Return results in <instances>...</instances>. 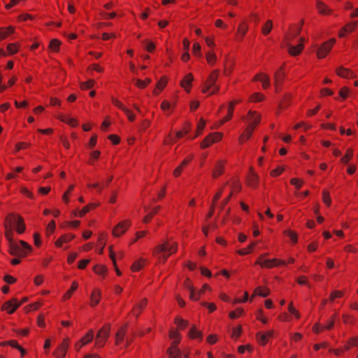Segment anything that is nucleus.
<instances>
[{
    "label": "nucleus",
    "instance_id": "28",
    "mask_svg": "<svg viewBox=\"0 0 358 358\" xmlns=\"http://www.w3.org/2000/svg\"><path fill=\"white\" fill-rule=\"evenodd\" d=\"M145 210L148 213V215L144 217L143 221L145 222H148L152 218L153 215L157 213V210L159 209V206H156L150 210V208L147 206H144Z\"/></svg>",
    "mask_w": 358,
    "mask_h": 358
},
{
    "label": "nucleus",
    "instance_id": "11",
    "mask_svg": "<svg viewBox=\"0 0 358 358\" xmlns=\"http://www.w3.org/2000/svg\"><path fill=\"white\" fill-rule=\"evenodd\" d=\"M259 176L258 175L250 169V173L247 177V184L252 188H256L259 185Z\"/></svg>",
    "mask_w": 358,
    "mask_h": 358
},
{
    "label": "nucleus",
    "instance_id": "35",
    "mask_svg": "<svg viewBox=\"0 0 358 358\" xmlns=\"http://www.w3.org/2000/svg\"><path fill=\"white\" fill-rule=\"evenodd\" d=\"M272 27H273L272 21L270 20H267L262 27L263 34H264V35L268 34L271 32Z\"/></svg>",
    "mask_w": 358,
    "mask_h": 358
},
{
    "label": "nucleus",
    "instance_id": "45",
    "mask_svg": "<svg viewBox=\"0 0 358 358\" xmlns=\"http://www.w3.org/2000/svg\"><path fill=\"white\" fill-rule=\"evenodd\" d=\"M95 83L94 80H88L86 82H83L80 84V87L82 90H88L92 88Z\"/></svg>",
    "mask_w": 358,
    "mask_h": 358
},
{
    "label": "nucleus",
    "instance_id": "58",
    "mask_svg": "<svg viewBox=\"0 0 358 358\" xmlns=\"http://www.w3.org/2000/svg\"><path fill=\"white\" fill-rule=\"evenodd\" d=\"M288 310H289V313H292V315H294L296 318L299 317V313L293 307L292 302H291L289 304Z\"/></svg>",
    "mask_w": 358,
    "mask_h": 358
},
{
    "label": "nucleus",
    "instance_id": "31",
    "mask_svg": "<svg viewBox=\"0 0 358 358\" xmlns=\"http://www.w3.org/2000/svg\"><path fill=\"white\" fill-rule=\"evenodd\" d=\"M184 286L189 291L190 295L189 297L192 300L197 301L198 298H194V287L191 285L190 281L188 278H187L184 282Z\"/></svg>",
    "mask_w": 358,
    "mask_h": 358
},
{
    "label": "nucleus",
    "instance_id": "32",
    "mask_svg": "<svg viewBox=\"0 0 358 358\" xmlns=\"http://www.w3.org/2000/svg\"><path fill=\"white\" fill-rule=\"evenodd\" d=\"M269 289L268 288H262V287H257L254 291V295L257 294L262 297H266L269 294Z\"/></svg>",
    "mask_w": 358,
    "mask_h": 358
},
{
    "label": "nucleus",
    "instance_id": "5",
    "mask_svg": "<svg viewBox=\"0 0 358 358\" xmlns=\"http://www.w3.org/2000/svg\"><path fill=\"white\" fill-rule=\"evenodd\" d=\"M336 43L335 38H331L327 41L324 42L322 44V45L319 48L317 55L318 58H324L331 50L333 45Z\"/></svg>",
    "mask_w": 358,
    "mask_h": 358
},
{
    "label": "nucleus",
    "instance_id": "6",
    "mask_svg": "<svg viewBox=\"0 0 358 358\" xmlns=\"http://www.w3.org/2000/svg\"><path fill=\"white\" fill-rule=\"evenodd\" d=\"M222 134L218 132L209 134L201 143V148H206L211 145L213 143L219 141L222 138Z\"/></svg>",
    "mask_w": 358,
    "mask_h": 358
},
{
    "label": "nucleus",
    "instance_id": "25",
    "mask_svg": "<svg viewBox=\"0 0 358 358\" xmlns=\"http://www.w3.org/2000/svg\"><path fill=\"white\" fill-rule=\"evenodd\" d=\"M15 31V28L12 26L8 27H1L0 28V38L3 40L5 39L8 35L13 34Z\"/></svg>",
    "mask_w": 358,
    "mask_h": 358
},
{
    "label": "nucleus",
    "instance_id": "12",
    "mask_svg": "<svg viewBox=\"0 0 358 358\" xmlns=\"http://www.w3.org/2000/svg\"><path fill=\"white\" fill-rule=\"evenodd\" d=\"M129 226V222L127 220L120 222L113 229V235L115 236H120V235H122L127 231Z\"/></svg>",
    "mask_w": 358,
    "mask_h": 358
},
{
    "label": "nucleus",
    "instance_id": "60",
    "mask_svg": "<svg viewBox=\"0 0 358 358\" xmlns=\"http://www.w3.org/2000/svg\"><path fill=\"white\" fill-rule=\"evenodd\" d=\"M108 138L113 142V144L117 145L119 144L120 139L119 136L115 134H110L108 136Z\"/></svg>",
    "mask_w": 358,
    "mask_h": 358
},
{
    "label": "nucleus",
    "instance_id": "51",
    "mask_svg": "<svg viewBox=\"0 0 358 358\" xmlns=\"http://www.w3.org/2000/svg\"><path fill=\"white\" fill-rule=\"evenodd\" d=\"M201 47L199 43H194L193 44V49H192V52H193V54L194 55H197V56H201Z\"/></svg>",
    "mask_w": 358,
    "mask_h": 358
},
{
    "label": "nucleus",
    "instance_id": "57",
    "mask_svg": "<svg viewBox=\"0 0 358 358\" xmlns=\"http://www.w3.org/2000/svg\"><path fill=\"white\" fill-rule=\"evenodd\" d=\"M348 89L346 87H342L339 91V96L343 99H345L348 96Z\"/></svg>",
    "mask_w": 358,
    "mask_h": 358
},
{
    "label": "nucleus",
    "instance_id": "20",
    "mask_svg": "<svg viewBox=\"0 0 358 358\" xmlns=\"http://www.w3.org/2000/svg\"><path fill=\"white\" fill-rule=\"evenodd\" d=\"M300 40H301V43L299 44H298L297 45H296V46L290 45L289 47V52L291 55L296 56V55H299L301 52V51L303 48V38H301Z\"/></svg>",
    "mask_w": 358,
    "mask_h": 358
},
{
    "label": "nucleus",
    "instance_id": "27",
    "mask_svg": "<svg viewBox=\"0 0 358 358\" xmlns=\"http://www.w3.org/2000/svg\"><path fill=\"white\" fill-rule=\"evenodd\" d=\"M101 299V292L99 290H94L90 296L91 306H94L99 303Z\"/></svg>",
    "mask_w": 358,
    "mask_h": 358
},
{
    "label": "nucleus",
    "instance_id": "38",
    "mask_svg": "<svg viewBox=\"0 0 358 358\" xmlns=\"http://www.w3.org/2000/svg\"><path fill=\"white\" fill-rule=\"evenodd\" d=\"M112 103L114 106H115L117 108L122 110L123 112H127L128 113V108L124 106V105L118 99L115 98L112 99Z\"/></svg>",
    "mask_w": 358,
    "mask_h": 358
},
{
    "label": "nucleus",
    "instance_id": "21",
    "mask_svg": "<svg viewBox=\"0 0 358 358\" xmlns=\"http://www.w3.org/2000/svg\"><path fill=\"white\" fill-rule=\"evenodd\" d=\"M316 8L319 13L322 15H329L331 13V10L321 1H317L316 3Z\"/></svg>",
    "mask_w": 358,
    "mask_h": 358
},
{
    "label": "nucleus",
    "instance_id": "47",
    "mask_svg": "<svg viewBox=\"0 0 358 358\" xmlns=\"http://www.w3.org/2000/svg\"><path fill=\"white\" fill-rule=\"evenodd\" d=\"M106 268L104 266L96 265L94 267V271L99 275H104L106 273Z\"/></svg>",
    "mask_w": 358,
    "mask_h": 358
},
{
    "label": "nucleus",
    "instance_id": "9",
    "mask_svg": "<svg viewBox=\"0 0 358 358\" xmlns=\"http://www.w3.org/2000/svg\"><path fill=\"white\" fill-rule=\"evenodd\" d=\"M69 338H66L64 339L63 342L60 344V345L57 348V350L55 352V355L58 358H64L66 355V351L69 348Z\"/></svg>",
    "mask_w": 358,
    "mask_h": 358
},
{
    "label": "nucleus",
    "instance_id": "1",
    "mask_svg": "<svg viewBox=\"0 0 358 358\" xmlns=\"http://www.w3.org/2000/svg\"><path fill=\"white\" fill-rule=\"evenodd\" d=\"M178 249L177 243L174 242L173 243H170L168 241L164 242L163 244L157 245L153 252L155 255L159 254L160 252H164V254L160 256V258L162 259L163 262L164 263L168 257L173 253H175Z\"/></svg>",
    "mask_w": 358,
    "mask_h": 358
},
{
    "label": "nucleus",
    "instance_id": "50",
    "mask_svg": "<svg viewBox=\"0 0 358 358\" xmlns=\"http://www.w3.org/2000/svg\"><path fill=\"white\" fill-rule=\"evenodd\" d=\"M110 259L113 260V265H114V266H115V271H116L117 274L118 275H121V272H120V271L117 268V264H116V262H115V253L112 251V250H111V247L110 248Z\"/></svg>",
    "mask_w": 358,
    "mask_h": 358
},
{
    "label": "nucleus",
    "instance_id": "26",
    "mask_svg": "<svg viewBox=\"0 0 358 358\" xmlns=\"http://www.w3.org/2000/svg\"><path fill=\"white\" fill-rule=\"evenodd\" d=\"M19 215L10 213L7 215L4 223L5 228H8L9 224H16Z\"/></svg>",
    "mask_w": 358,
    "mask_h": 358
},
{
    "label": "nucleus",
    "instance_id": "39",
    "mask_svg": "<svg viewBox=\"0 0 358 358\" xmlns=\"http://www.w3.org/2000/svg\"><path fill=\"white\" fill-rule=\"evenodd\" d=\"M264 99V96L259 92H255V93L252 94L250 97V101H253V102H260V101H263Z\"/></svg>",
    "mask_w": 358,
    "mask_h": 358
},
{
    "label": "nucleus",
    "instance_id": "19",
    "mask_svg": "<svg viewBox=\"0 0 358 358\" xmlns=\"http://www.w3.org/2000/svg\"><path fill=\"white\" fill-rule=\"evenodd\" d=\"M178 341H174L172 346L168 349L170 358H179L180 357V350L177 347Z\"/></svg>",
    "mask_w": 358,
    "mask_h": 358
},
{
    "label": "nucleus",
    "instance_id": "29",
    "mask_svg": "<svg viewBox=\"0 0 358 358\" xmlns=\"http://www.w3.org/2000/svg\"><path fill=\"white\" fill-rule=\"evenodd\" d=\"M248 31V26L245 22H242L238 27V37L239 40H242Z\"/></svg>",
    "mask_w": 358,
    "mask_h": 358
},
{
    "label": "nucleus",
    "instance_id": "14",
    "mask_svg": "<svg viewBox=\"0 0 358 358\" xmlns=\"http://www.w3.org/2000/svg\"><path fill=\"white\" fill-rule=\"evenodd\" d=\"M336 74L344 78H353L355 77V74L349 69H345L343 66H339L336 70Z\"/></svg>",
    "mask_w": 358,
    "mask_h": 358
},
{
    "label": "nucleus",
    "instance_id": "8",
    "mask_svg": "<svg viewBox=\"0 0 358 358\" xmlns=\"http://www.w3.org/2000/svg\"><path fill=\"white\" fill-rule=\"evenodd\" d=\"M21 306V303H18L16 299L5 302L2 306V309L6 310L8 314H12L15 310Z\"/></svg>",
    "mask_w": 358,
    "mask_h": 358
},
{
    "label": "nucleus",
    "instance_id": "62",
    "mask_svg": "<svg viewBox=\"0 0 358 358\" xmlns=\"http://www.w3.org/2000/svg\"><path fill=\"white\" fill-rule=\"evenodd\" d=\"M20 243L22 246L21 249H22L24 251H25L27 253L28 251H31V247L24 241H20Z\"/></svg>",
    "mask_w": 358,
    "mask_h": 358
},
{
    "label": "nucleus",
    "instance_id": "52",
    "mask_svg": "<svg viewBox=\"0 0 358 358\" xmlns=\"http://www.w3.org/2000/svg\"><path fill=\"white\" fill-rule=\"evenodd\" d=\"M216 59V55L214 53L209 52L206 54V60L208 64H214Z\"/></svg>",
    "mask_w": 358,
    "mask_h": 358
},
{
    "label": "nucleus",
    "instance_id": "43",
    "mask_svg": "<svg viewBox=\"0 0 358 358\" xmlns=\"http://www.w3.org/2000/svg\"><path fill=\"white\" fill-rule=\"evenodd\" d=\"M257 338L260 344L264 345L268 342V337L264 334H262L261 332H258L257 334Z\"/></svg>",
    "mask_w": 358,
    "mask_h": 358
},
{
    "label": "nucleus",
    "instance_id": "37",
    "mask_svg": "<svg viewBox=\"0 0 358 358\" xmlns=\"http://www.w3.org/2000/svg\"><path fill=\"white\" fill-rule=\"evenodd\" d=\"M61 45V42L57 39H52L50 42L49 48L57 52L59 51V46Z\"/></svg>",
    "mask_w": 358,
    "mask_h": 358
},
{
    "label": "nucleus",
    "instance_id": "46",
    "mask_svg": "<svg viewBox=\"0 0 358 358\" xmlns=\"http://www.w3.org/2000/svg\"><path fill=\"white\" fill-rule=\"evenodd\" d=\"M143 43L145 45V50L149 52H152L155 49V45L153 42L149 41L148 40H145Z\"/></svg>",
    "mask_w": 358,
    "mask_h": 358
},
{
    "label": "nucleus",
    "instance_id": "40",
    "mask_svg": "<svg viewBox=\"0 0 358 358\" xmlns=\"http://www.w3.org/2000/svg\"><path fill=\"white\" fill-rule=\"evenodd\" d=\"M352 156L353 151L352 149L349 148L347 150L345 155L341 158V162L344 164H347L352 158Z\"/></svg>",
    "mask_w": 358,
    "mask_h": 358
},
{
    "label": "nucleus",
    "instance_id": "33",
    "mask_svg": "<svg viewBox=\"0 0 358 358\" xmlns=\"http://www.w3.org/2000/svg\"><path fill=\"white\" fill-rule=\"evenodd\" d=\"M94 338V332L92 330H90L87 334L80 339V342L83 343V345H86L92 341Z\"/></svg>",
    "mask_w": 358,
    "mask_h": 358
},
{
    "label": "nucleus",
    "instance_id": "24",
    "mask_svg": "<svg viewBox=\"0 0 358 358\" xmlns=\"http://www.w3.org/2000/svg\"><path fill=\"white\" fill-rule=\"evenodd\" d=\"M285 77L283 66H281L275 73V81L276 85H280Z\"/></svg>",
    "mask_w": 358,
    "mask_h": 358
},
{
    "label": "nucleus",
    "instance_id": "56",
    "mask_svg": "<svg viewBox=\"0 0 358 358\" xmlns=\"http://www.w3.org/2000/svg\"><path fill=\"white\" fill-rule=\"evenodd\" d=\"M62 120L63 122H66L68 124L73 127L78 125L77 120L73 118L66 117L65 119H62Z\"/></svg>",
    "mask_w": 358,
    "mask_h": 358
},
{
    "label": "nucleus",
    "instance_id": "59",
    "mask_svg": "<svg viewBox=\"0 0 358 358\" xmlns=\"http://www.w3.org/2000/svg\"><path fill=\"white\" fill-rule=\"evenodd\" d=\"M1 345H10L11 347L13 348H15L16 349L19 348H20V345L17 343V342L16 341H7V342H3L1 343Z\"/></svg>",
    "mask_w": 358,
    "mask_h": 358
},
{
    "label": "nucleus",
    "instance_id": "15",
    "mask_svg": "<svg viewBox=\"0 0 358 358\" xmlns=\"http://www.w3.org/2000/svg\"><path fill=\"white\" fill-rule=\"evenodd\" d=\"M193 159V155H188L182 162L181 164L174 170L173 175L175 177H178L184 169L192 160Z\"/></svg>",
    "mask_w": 358,
    "mask_h": 358
},
{
    "label": "nucleus",
    "instance_id": "7",
    "mask_svg": "<svg viewBox=\"0 0 358 358\" xmlns=\"http://www.w3.org/2000/svg\"><path fill=\"white\" fill-rule=\"evenodd\" d=\"M230 186V192L226 199L227 201L230 199L231 196L234 194L238 192L241 189V184L238 179L236 178H232L228 182Z\"/></svg>",
    "mask_w": 358,
    "mask_h": 358
},
{
    "label": "nucleus",
    "instance_id": "3",
    "mask_svg": "<svg viewBox=\"0 0 358 358\" xmlns=\"http://www.w3.org/2000/svg\"><path fill=\"white\" fill-rule=\"evenodd\" d=\"M110 325L109 324H105L99 329L96 336V345L103 347L110 336Z\"/></svg>",
    "mask_w": 358,
    "mask_h": 358
},
{
    "label": "nucleus",
    "instance_id": "42",
    "mask_svg": "<svg viewBox=\"0 0 358 358\" xmlns=\"http://www.w3.org/2000/svg\"><path fill=\"white\" fill-rule=\"evenodd\" d=\"M144 261L143 259L136 261L131 266V270L133 271H139L143 267Z\"/></svg>",
    "mask_w": 358,
    "mask_h": 358
},
{
    "label": "nucleus",
    "instance_id": "23",
    "mask_svg": "<svg viewBox=\"0 0 358 358\" xmlns=\"http://www.w3.org/2000/svg\"><path fill=\"white\" fill-rule=\"evenodd\" d=\"M224 162H221V161L217 162L215 165V169L213 172V177L216 178L219 177L220 176H221L224 171Z\"/></svg>",
    "mask_w": 358,
    "mask_h": 358
},
{
    "label": "nucleus",
    "instance_id": "48",
    "mask_svg": "<svg viewBox=\"0 0 358 358\" xmlns=\"http://www.w3.org/2000/svg\"><path fill=\"white\" fill-rule=\"evenodd\" d=\"M166 78L165 77L162 78L158 83H157V88L159 90V92H161L166 85Z\"/></svg>",
    "mask_w": 358,
    "mask_h": 358
},
{
    "label": "nucleus",
    "instance_id": "4",
    "mask_svg": "<svg viewBox=\"0 0 358 358\" xmlns=\"http://www.w3.org/2000/svg\"><path fill=\"white\" fill-rule=\"evenodd\" d=\"M218 76L219 71L214 70L209 75L208 79L205 82V83L207 84L208 87H210L212 88V91L210 92V94H214L217 93L220 90V87L215 84L218 78Z\"/></svg>",
    "mask_w": 358,
    "mask_h": 358
},
{
    "label": "nucleus",
    "instance_id": "10",
    "mask_svg": "<svg viewBox=\"0 0 358 358\" xmlns=\"http://www.w3.org/2000/svg\"><path fill=\"white\" fill-rule=\"evenodd\" d=\"M8 252L13 256L24 257L27 255V252L21 249L15 242L9 243Z\"/></svg>",
    "mask_w": 358,
    "mask_h": 358
},
{
    "label": "nucleus",
    "instance_id": "54",
    "mask_svg": "<svg viewBox=\"0 0 358 358\" xmlns=\"http://www.w3.org/2000/svg\"><path fill=\"white\" fill-rule=\"evenodd\" d=\"M285 234L287 235L294 243L297 242V235L295 232L291 230L285 231Z\"/></svg>",
    "mask_w": 358,
    "mask_h": 358
},
{
    "label": "nucleus",
    "instance_id": "2",
    "mask_svg": "<svg viewBox=\"0 0 358 358\" xmlns=\"http://www.w3.org/2000/svg\"><path fill=\"white\" fill-rule=\"evenodd\" d=\"M248 115L250 119L254 117V122H249L247 127L243 132V134L246 136V139H249L251 137L255 128L258 125L261 120V116L257 114L256 111L250 110L248 112Z\"/></svg>",
    "mask_w": 358,
    "mask_h": 358
},
{
    "label": "nucleus",
    "instance_id": "16",
    "mask_svg": "<svg viewBox=\"0 0 358 358\" xmlns=\"http://www.w3.org/2000/svg\"><path fill=\"white\" fill-rule=\"evenodd\" d=\"M238 102H239V101L236 100V101H231L229 103L228 114L224 117H223V119H222L220 120V124H223L226 122H227V121H229V120H230L231 119V117H233V113H234L235 105L236 103H238Z\"/></svg>",
    "mask_w": 358,
    "mask_h": 358
},
{
    "label": "nucleus",
    "instance_id": "55",
    "mask_svg": "<svg viewBox=\"0 0 358 358\" xmlns=\"http://www.w3.org/2000/svg\"><path fill=\"white\" fill-rule=\"evenodd\" d=\"M13 233L10 228H6L5 236L8 241V243L14 242L13 239Z\"/></svg>",
    "mask_w": 358,
    "mask_h": 358
},
{
    "label": "nucleus",
    "instance_id": "30",
    "mask_svg": "<svg viewBox=\"0 0 358 358\" xmlns=\"http://www.w3.org/2000/svg\"><path fill=\"white\" fill-rule=\"evenodd\" d=\"M189 335L192 338H199L202 339V333L201 331L196 329V327L194 325L189 330Z\"/></svg>",
    "mask_w": 358,
    "mask_h": 358
},
{
    "label": "nucleus",
    "instance_id": "44",
    "mask_svg": "<svg viewBox=\"0 0 358 358\" xmlns=\"http://www.w3.org/2000/svg\"><path fill=\"white\" fill-rule=\"evenodd\" d=\"M175 322L181 329H183L188 326V322L180 317H176Z\"/></svg>",
    "mask_w": 358,
    "mask_h": 358
},
{
    "label": "nucleus",
    "instance_id": "22",
    "mask_svg": "<svg viewBox=\"0 0 358 358\" xmlns=\"http://www.w3.org/2000/svg\"><path fill=\"white\" fill-rule=\"evenodd\" d=\"M113 176H110L108 179L106 180L105 183H101V182H94L91 185H90V187L96 189L98 192H101L105 186H108L112 181Z\"/></svg>",
    "mask_w": 358,
    "mask_h": 358
},
{
    "label": "nucleus",
    "instance_id": "53",
    "mask_svg": "<svg viewBox=\"0 0 358 358\" xmlns=\"http://www.w3.org/2000/svg\"><path fill=\"white\" fill-rule=\"evenodd\" d=\"M6 49L10 55L16 53L18 50L17 47L15 43H9L7 45Z\"/></svg>",
    "mask_w": 358,
    "mask_h": 358
},
{
    "label": "nucleus",
    "instance_id": "34",
    "mask_svg": "<svg viewBox=\"0 0 358 358\" xmlns=\"http://www.w3.org/2000/svg\"><path fill=\"white\" fill-rule=\"evenodd\" d=\"M17 229L16 231L19 234H22L25 230V224L24 223L23 219L22 217H18L17 222Z\"/></svg>",
    "mask_w": 358,
    "mask_h": 358
},
{
    "label": "nucleus",
    "instance_id": "49",
    "mask_svg": "<svg viewBox=\"0 0 358 358\" xmlns=\"http://www.w3.org/2000/svg\"><path fill=\"white\" fill-rule=\"evenodd\" d=\"M21 193L24 194L29 199H34V194L27 188L22 187L20 190Z\"/></svg>",
    "mask_w": 358,
    "mask_h": 358
},
{
    "label": "nucleus",
    "instance_id": "18",
    "mask_svg": "<svg viewBox=\"0 0 358 358\" xmlns=\"http://www.w3.org/2000/svg\"><path fill=\"white\" fill-rule=\"evenodd\" d=\"M253 80L261 81L262 83V87L264 89H267L270 86V78L264 73L257 74Z\"/></svg>",
    "mask_w": 358,
    "mask_h": 358
},
{
    "label": "nucleus",
    "instance_id": "63",
    "mask_svg": "<svg viewBox=\"0 0 358 358\" xmlns=\"http://www.w3.org/2000/svg\"><path fill=\"white\" fill-rule=\"evenodd\" d=\"M291 184L294 185L297 189H299L302 185V181L299 178H292L291 180Z\"/></svg>",
    "mask_w": 358,
    "mask_h": 358
},
{
    "label": "nucleus",
    "instance_id": "41",
    "mask_svg": "<svg viewBox=\"0 0 358 358\" xmlns=\"http://www.w3.org/2000/svg\"><path fill=\"white\" fill-rule=\"evenodd\" d=\"M357 21L349 22L343 27V30L349 33L352 32L357 27Z\"/></svg>",
    "mask_w": 358,
    "mask_h": 358
},
{
    "label": "nucleus",
    "instance_id": "17",
    "mask_svg": "<svg viewBox=\"0 0 358 358\" xmlns=\"http://www.w3.org/2000/svg\"><path fill=\"white\" fill-rule=\"evenodd\" d=\"M258 264L261 265L262 266L271 268V267L274 266L275 265H276V266H278L279 264L285 265V262L284 261L278 260L277 259H264L263 262H258Z\"/></svg>",
    "mask_w": 358,
    "mask_h": 358
},
{
    "label": "nucleus",
    "instance_id": "61",
    "mask_svg": "<svg viewBox=\"0 0 358 358\" xmlns=\"http://www.w3.org/2000/svg\"><path fill=\"white\" fill-rule=\"evenodd\" d=\"M243 309L237 308L236 311H231L229 313V317L231 319H235L238 316V315H241L243 313Z\"/></svg>",
    "mask_w": 358,
    "mask_h": 358
},
{
    "label": "nucleus",
    "instance_id": "64",
    "mask_svg": "<svg viewBox=\"0 0 358 358\" xmlns=\"http://www.w3.org/2000/svg\"><path fill=\"white\" fill-rule=\"evenodd\" d=\"M283 171V169L282 168H277L275 169H273L271 171V176L272 177H277L280 176Z\"/></svg>",
    "mask_w": 358,
    "mask_h": 358
},
{
    "label": "nucleus",
    "instance_id": "36",
    "mask_svg": "<svg viewBox=\"0 0 358 358\" xmlns=\"http://www.w3.org/2000/svg\"><path fill=\"white\" fill-rule=\"evenodd\" d=\"M78 287V283L76 281L73 282L71 288L64 294V298L68 299L71 297L73 292H74Z\"/></svg>",
    "mask_w": 358,
    "mask_h": 358
},
{
    "label": "nucleus",
    "instance_id": "13",
    "mask_svg": "<svg viewBox=\"0 0 358 358\" xmlns=\"http://www.w3.org/2000/svg\"><path fill=\"white\" fill-rule=\"evenodd\" d=\"M194 78L192 73H187L184 78L180 81V85L182 87L185 89V90L189 93L192 87V82L193 81Z\"/></svg>",
    "mask_w": 358,
    "mask_h": 358
}]
</instances>
